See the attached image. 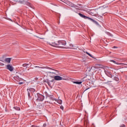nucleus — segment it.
Instances as JSON below:
<instances>
[{
  "instance_id": "f257e3e1",
  "label": "nucleus",
  "mask_w": 127,
  "mask_h": 127,
  "mask_svg": "<svg viewBox=\"0 0 127 127\" xmlns=\"http://www.w3.org/2000/svg\"><path fill=\"white\" fill-rule=\"evenodd\" d=\"M66 45V41H59L58 43H52L50 44L51 46H53V47H60L61 48H64L63 46H65Z\"/></svg>"
},
{
  "instance_id": "f03ea898",
  "label": "nucleus",
  "mask_w": 127,
  "mask_h": 127,
  "mask_svg": "<svg viewBox=\"0 0 127 127\" xmlns=\"http://www.w3.org/2000/svg\"><path fill=\"white\" fill-rule=\"evenodd\" d=\"M47 69H49L50 70H52L53 71V72H50V71H47V74L48 75H58L59 74V71L56 69H54L53 68H50L49 67H47Z\"/></svg>"
},
{
  "instance_id": "7ed1b4c3",
  "label": "nucleus",
  "mask_w": 127,
  "mask_h": 127,
  "mask_svg": "<svg viewBox=\"0 0 127 127\" xmlns=\"http://www.w3.org/2000/svg\"><path fill=\"white\" fill-rule=\"evenodd\" d=\"M78 14L81 16V17H83V18H84V19H89V20H91V21H92L93 22H94V23H96V24H98V25L99 24V23H98V22L96 21L95 20L90 17H87L80 13Z\"/></svg>"
},
{
  "instance_id": "20e7f679",
  "label": "nucleus",
  "mask_w": 127,
  "mask_h": 127,
  "mask_svg": "<svg viewBox=\"0 0 127 127\" xmlns=\"http://www.w3.org/2000/svg\"><path fill=\"white\" fill-rule=\"evenodd\" d=\"M108 69H109V67H106L104 69V72L106 75H107V76L108 77H110V78H113L112 72H111L110 70H108Z\"/></svg>"
},
{
  "instance_id": "39448f33",
  "label": "nucleus",
  "mask_w": 127,
  "mask_h": 127,
  "mask_svg": "<svg viewBox=\"0 0 127 127\" xmlns=\"http://www.w3.org/2000/svg\"><path fill=\"white\" fill-rule=\"evenodd\" d=\"M63 2H64V3H66V4H67V5H69V6H71V7L73 6V7H75V8H78L77 7H79V6L74 5L72 3V2L69 1H63Z\"/></svg>"
},
{
  "instance_id": "423d86ee",
  "label": "nucleus",
  "mask_w": 127,
  "mask_h": 127,
  "mask_svg": "<svg viewBox=\"0 0 127 127\" xmlns=\"http://www.w3.org/2000/svg\"><path fill=\"white\" fill-rule=\"evenodd\" d=\"M37 96L38 98L37 99V100L39 102H42V101L44 100V96H43V95L38 94Z\"/></svg>"
},
{
  "instance_id": "0eeeda50",
  "label": "nucleus",
  "mask_w": 127,
  "mask_h": 127,
  "mask_svg": "<svg viewBox=\"0 0 127 127\" xmlns=\"http://www.w3.org/2000/svg\"><path fill=\"white\" fill-rule=\"evenodd\" d=\"M54 79L56 81H61V80H65V79H64V78L59 75L55 76Z\"/></svg>"
},
{
  "instance_id": "6e6552de",
  "label": "nucleus",
  "mask_w": 127,
  "mask_h": 127,
  "mask_svg": "<svg viewBox=\"0 0 127 127\" xmlns=\"http://www.w3.org/2000/svg\"><path fill=\"white\" fill-rule=\"evenodd\" d=\"M28 92V96L29 98H30V93H32V92H35V89L34 88H29L27 89Z\"/></svg>"
},
{
  "instance_id": "1a4fd4ad",
  "label": "nucleus",
  "mask_w": 127,
  "mask_h": 127,
  "mask_svg": "<svg viewBox=\"0 0 127 127\" xmlns=\"http://www.w3.org/2000/svg\"><path fill=\"white\" fill-rule=\"evenodd\" d=\"M13 79L17 82H20V81H22V78H19V76H14Z\"/></svg>"
},
{
  "instance_id": "9d476101",
  "label": "nucleus",
  "mask_w": 127,
  "mask_h": 127,
  "mask_svg": "<svg viewBox=\"0 0 127 127\" xmlns=\"http://www.w3.org/2000/svg\"><path fill=\"white\" fill-rule=\"evenodd\" d=\"M7 69L9 70L10 72H12L13 71V67L11 66L10 64H7L6 65Z\"/></svg>"
},
{
  "instance_id": "9b49d317",
  "label": "nucleus",
  "mask_w": 127,
  "mask_h": 127,
  "mask_svg": "<svg viewBox=\"0 0 127 127\" xmlns=\"http://www.w3.org/2000/svg\"><path fill=\"white\" fill-rule=\"evenodd\" d=\"M110 62H113V63H114V64H117V65H127L126 64L118 63L116 62V61H114L113 60H110Z\"/></svg>"
},
{
  "instance_id": "f8f14e48",
  "label": "nucleus",
  "mask_w": 127,
  "mask_h": 127,
  "mask_svg": "<svg viewBox=\"0 0 127 127\" xmlns=\"http://www.w3.org/2000/svg\"><path fill=\"white\" fill-rule=\"evenodd\" d=\"M90 14L91 15H94V14H96V10H91L89 12Z\"/></svg>"
},
{
  "instance_id": "ddd939ff",
  "label": "nucleus",
  "mask_w": 127,
  "mask_h": 127,
  "mask_svg": "<svg viewBox=\"0 0 127 127\" xmlns=\"http://www.w3.org/2000/svg\"><path fill=\"white\" fill-rule=\"evenodd\" d=\"M53 100L54 101L57 102L58 103V104H59L60 105L62 104V101L61 100H60V99L57 100L55 98H54Z\"/></svg>"
},
{
  "instance_id": "4468645a",
  "label": "nucleus",
  "mask_w": 127,
  "mask_h": 127,
  "mask_svg": "<svg viewBox=\"0 0 127 127\" xmlns=\"http://www.w3.org/2000/svg\"><path fill=\"white\" fill-rule=\"evenodd\" d=\"M11 60V59L8 58H6L5 59V62H7V63H10V61Z\"/></svg>"
},
{
  "instance_id": "2eb2a0df",
  "label": "nucleus",
  "mask_w": 127,
  "mask_h": 127,
  "mask_svg": "<svg viewBox=\"0 0 127 127\" xmlns=\"http://www.w3.org/2000/svg\"><path fill=\"white\" fill-rule=\"evenodd\" d=\"M18 3H25L24 0H20L19 1H16Z\"/></svg>"
},
{
  "instance_id": "dca6fc26",
  "label": "nucleus",
  "mask_w": 127,
  "mask_h": 127,
  "mask_svg": "<svg viewBox=\"0 0 127 127\" xmlns=\"http://www.w3.org/2000/svg\"><path fill=\"white\" fill-rule=\"evenodd\" d=\"M74 84H77V85H80L82 84V81H75L73 82Z\"/></svg>"
},
{
  "instance_id": "f3484780",
  "label": "nucleus",
  "mask_w": 127,
  "mask_h": 127,
  "mask_svg": "<svg viewBox=\"0 0 127 127\" xmlns=\"http://www.w3.org/2000/svg\"><path fill=\"white\" fill-rule=\"evenodd\" d=\"M14 109L16 111H20V108L19 107H14Z\"/></svg>"
},
{
  "instance_id": "a211bd4d",
  "label": "nucleus",
  "mask_w": 127,
  "mask_h": 127,
  "mask_svg": "<svg viewBox=\"0 0 127 127\" xmlns=\"http://www.w3.org/2000/svg\"><path fill=\"white\" fill-rule=\"evenodd\" d=\"M28 65H29V64H23L22 66H23V67H26V66H28Z\"/></svg>"
},
{
  "instance_id": "6ab92c4d",
  "label": "nucleus",
  "mask_w": 127,
  "mask_h": 127,
  "mask_svg": "<svg viewBox=\"0 0 127 127\" xmlns=\"http://www.w3.org/2000/svg\"><path fill=\"white\" fill-rule=\"evenodd\" d=\"M85 53H86V54H87V55L90 56V57H92V55H91L90 53H88V52H86Z\"/></svg>"
},
{
  "instance_id": "aec40b11",
  "label": "nucleus",
  "mask_w": 127,
  "mask_h": 127,
  "mask_svg": "<svg viewBox=\"0 0 127 127\" xmlns=\"http://www.w3.org/2000/svg\"><path fill=\"white\" fill-rule=\"evenodd\" d=\"M35 68H39L40 69H43L44 68L43 67H40V66H35Z\"/></svg>"
},
{
  "instance_id": "412c9836",
  "label": "nucleus",
  "mask_w": 127,
  "mask_h": 127,
  "mask_svg": "<svg viewBox=\"0 0 127 127\" xmlns=\"http://www.w3.org/2000/svg\"><path fill=\"white\" fill-rule=\"evenodd\" d=\"M72 47H73V44H69V47H68V48H72Z\"/></svg>"
},
{
  "instance_id": "4be33fe9",
  "label": "nucleus",
  "mask_w": 127,
  "mask_h": 127,
  "mask_svg": "<svg viewBox=\"0 0 127 127\" xmlns=\"http://www.w3.org/2000/svg\"><path fill=\"white\" fill-rule=\"evenodd\" d=\"M115 81H117V82L119 81V78L118 77H115Z\"/></svg>"
},
{
  "instance_id": "5701e85b",
  "label": "nucleus",
  "mask_w": 127,
  "mask_h": 127,
  "mask_svg": "<svg viewBox=\"0 0 127 127\" xmlns=\"http://www.w3.org/2000/svg\"><path fill=\"white\" fill-rule=\"evenodd\" d=\"M22 84H24V82H21L18 83V85H22Z\"/></svg>"
},
{
  "instance_id": "b1692460",
  "label": "nucleus",
  "mask_w": 127,
  "mask_h": 127,
  "mask_svg": "<svg viewBox=\"0 0 127 127\" xmlns=\"http://www.w3.org/2000/svg\"><path fill=\"white\" fill-rule=\"evenodd\" d=\"M60 108L61 109V110H64V107L62 106L60 107Z\"/></svg>"
},
{
  "instance_id": "393cba45",
  "label": "nucleus",
  "mask_w": 127,
  "mask_h": 127,
  "mask_svg": "<svg viewBox=\"0 0 127 127\" xmlns=\"http://www.w3.org/2000/svg\"><path fill=\"white\" fill-rule=\"evenodd\" d=\"M98 66H99V65H98V64L96 65L95 66V67L97 68H99L98 67Z\"/></svg>"
},
{
  "instance_id": "a878e982",
  "label": "nucleus",
  "mask_w": 127,
  "mask_h": 127,
  "mask_svg": "<svg viewBox=\"0 0 127 127\" xmlns=\"http://www.w3.org/2000/svg\"><path fill=\"white\" fill-rule=\"evenodd\" d=\"M48 84L49 85V86H50V82H48Z\"/></svg>"
},
{
  "instance_id": "bb28decb",
  "label": "nucleus",
  "mask_w": 127,
  "mask_h": 127,
  "mask_svg": "<svg viewBox=\"0 0 127 127\" xmlns=\"http://www.w3.org/2000/svg\"><path fill=\"white\" fill-rule=\"evenodd\" d=\"M113 48H118V47H117L116 46H114L113 47Z\"/></svg>"
},
{
  "instance_id": "cd10ccee",
  "label": "nucleus",
  "mask_w": 127,
  "mask_h": 127,
  "mask_svg": "<svg viewBox=\"0 0 127 127\" xmlns=\"http://www.w3.org/2000/svg\"><path fill=\"white\" fill-rule=\"evenodd\" d=\"M32 127H37V126H32Z\"/></svg>"
},
{
  "instance_id": "c85d7f7f",
  "label": "nucleus",
  "mask_w": 127,
  "mask_h": 127,
  "mask_svg": "<svg viewBox=\"0 0 127 127\" xmlns=\"http://www.w3.org/2000/svg\"><path fill=\"white\" fill-rule=\"evenodd\" d=\"M50 72H53V71H50Z\"/></svg>"
},
{
  "instance_id": "c756f323",
  "label": "nucleus",
  "mask_w": 127,
  "mask_h": 127,
  "mask_svg": "<svg viewBox=\"0 0 127 127\" xmlns=\"http://www.w3.org/2000/svg\"><path fill=\"white\" fill-rule=\"evenodd\" d=\"M47 96H48V95L46 94Z\"/></svg>"
},
{
  "instance_id": "7c9ffc66",
  "label": "nucleus",
  "mask_w": 127,
  "mask_h": 127,
  "mask_svg": "<svg viewBox=\"0 0 127 127\" xmlns=\"http://www.w3.org/2000/svg\"><path fill=\"white\" fill-rule=\"evenodd\" d=\"M79 6H80V5H78Z\"/></svg>"
}]
</instances>
